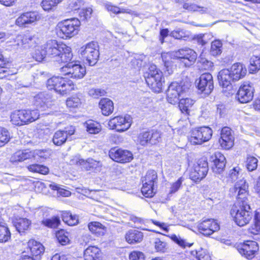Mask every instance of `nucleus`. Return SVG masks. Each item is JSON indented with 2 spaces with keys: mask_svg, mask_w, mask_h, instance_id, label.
<instances>
[{
  "mask_svg": "<svg viewBox=\"0 0 260 260\" xmlns=\"http://www.w3.org/2000/svg\"><path fill=\"white\" fill-rule=\"evenodd\" d=\"M154 247L157 251L165 252L167 249V244L166 242L157 238L154 241Z\"/></svg>",
  "mask_w": 260,
  "mask_h": 260,
  "instance_id": "nucleus-58",
  "label": "nucleus"
},
{
  "mask_svg": "<svg viewBox=\"0 0 260 260\" xmlns=\"http://www.w3.org/2000/svg\"><path fill=\"white\" fill-rule=\"evenodd\" d=\"M194 101L190 98H183L179 101V107L181 112L185 115H188L190 109L194 104Z\"/></svg>",
  "mask_w": 260,
  "mask_h": 260,
  "instance_id": "nucleus-32",
  "label": "nucleus"
},
{
  "mask_svg": "<svg viewBox=\"0 0 260 260\" xmlns=\"http://www.w3.org/2000/svg\"><path fill=\"white\" fill-rule=\"evenodd\" d=\"M175 56L184 59L185 66H190L196 61L197 58V53L190 48H183L179 50L175 53Z\"/></svg>",
  "mask_w": 260,
  "mask_h": 260,
  "instance_id": "nucleus-19",
  "label": "nucleus"
},
{
  "mask_svg": "<svg viewBox=\"0 0 260 260\" xmlns=\"http://www.w3.org/2000/svg\"><path fill=\"white\" fill-rule=\"evenodd\" d=\"M197 84L198 88L201 92L206 95H209L214 88L212 75L208 73L202 74Z\"/></svg>",
  "mask_w": 260,
  "mask_h": 260,
  "instance_id": "nucleus-14",
  "label": "nucleus"
},
{
  "mask_svg": "<svg viewBox=\"0 0 260 260\" xmlns=\"http://www.w3.org/2000/svg\"><path fill=\"white\" fill-rule=\"evenodd\" d=\"M236 249L241 255L251 259L258 252L259 246L255 241L247 240L237 244Z\"/></svg>",
  "mask_w": 260,
  "mask_h": 260,
  "instance_id": "nucleus-9",
  "label": "nucleus"
},
{
  "mask_svg": "<svg viewBox=\"0 0 260 260\" xmlns=\"http://www.w3.org/2000/svg\"><path fill=\"white\" fill-rule=\"evenodd\" d=\"M240 170V169L238 167H235L231 170L228 174V180L232 182L236 180L238 178Z\"/></svg>",
  "mask_w": 260,
  "mask_h": 260,
  "instance_id": "nucleus-63",
  "label": "nucleus"
},
{
  "mask_svg": "<svg viewBox=\"0 0 260 260\" xmlns=\"http://www.w3.org/2000/svg\"><path fill=\"white\" fill-rule=\"evenodd\" d=\"M27 168L30 172L38 173L43 175L47 174L49 171L48 168L46 166L36 164L28 166Z\"/></svg>",
  "mask_w": 260,
  "mask_h": 260,
  "instance_id": "nucleus-40",
  "label": "nucleus"
},
{
  "mask_svg": "<svg viewBox=\"0 0 260 260\" xmlns=\"http://www.w3.org/2000/svg\"><path fill=\"white\" fill-rule=\"evenodd\" d=\"M88 229L92 233L98 236H102L104 234V228L99 222H91L88 224Z\"/></svg>",
  "mask_w": 260,
  "mask_h": 260,
  "instance_id": "nucleus-39",
  "label": "nucleus"
},
{
  "mask_svg": "<svg viewBox=\"0 0 260 260\" xmlns=\"http://www.w3.org/2000/svg\"><path fill=\"white\" fill-rule=\"evenodd\" d=\"M46 86L49 90L54 89L56 92L62 95L74 88L72 81L59 76H54L49 78L47 81Z\"/></svg>",
  "mask_w": 260,
  "mask_h": 260,
  "instance_id": "nucleus-7",
  "label": "nucleus"
},
{
  "mask_svg": "<svg viewBox=\"0 0 260 260\" xmlns=\"http://www.w3.org/2000/svg\"><path fill=\"white\" fill-rule=\"evenodd\" d=\"M251 234L255 235V240L260 239V213L255 211L254 215V224L249 228Z\"/></svg>",
  "mask_w": 260,
  "mask_h": 260,
  "instance_id": "nucleus-31",
  "label": "nucleus"
},
{
  "mask_svg": "<svg viewBox=\"0 0 260 260\" xmlns=\"http://www.w3.org/2000/svg\"><path fill=\"white\" fill-rule=\"evenodd\" d=\"M63 220L69 225L73 226L78 223V218L76 215H72L70 212H67L63 215Z\"/></svg>",
  "mask_w": 260,
  "mask_h": 260,
  "instance_id": "nucleus-49",
  "label": "nucleus"
},
{
  "mask_svg": "<svg viewBox=\"0 0 260 260\" xmlns=\"http://www.w3.org/2000/svg\"><path fill=\"white\" fill-rule=\"evenodd\" d=\"M75 127L70 126L66 127L63 130L56 131L53 137L52 142L56 146H61L64 144L68 138L73 135L75 133Z\"/></svg>",
  "mask_w": 260,
  "mask_h": 260,
  "instance_id": "nucleus-18",
  "label": "nucleus"
},
{
  "mask_svg": "<svg viewBox=\"0 0 260 260\" xmlns=\"http://www.w3.org/2000/svg\"><path fill=\"white\" fill-rule=\"evenodd\" d=\"M84 124L87 132L89 134H96L101 131V126L100 123L93 120H89Z\"/></svg>",
  "mask_w": 260,
  "mask_h": 260,
  "instance_id": "nucleus-37",
  "label": "nucleus"
},
{
  "mask_svg": "<svg viewBox=\"0 0 260 260\" xmlns=\"http://www.w3.org/2000/svg\"><path fill=\"white\" fill-rule=\"evenodd\" d=\"M42 223L50 228H56L60 223V220L57 216H53L51 218L45 219L42 220Z\"/></svg>",
  "mask_w": 260,
  "mask_h": 260,
  "instance_id": "nucleus-46",
  "label": "nucleus"
},
{
  "mask_svg": "<svg viewBox=\"0 0 260 260\" xmlns=\"http://www.w3.org/2000/svg\"><path fill=\"white\" fill-rule=\"evenodd\" d=\"M208 171V162L204 159L199 160L190 173V178L195 182L200 181L205 177Z\"/></svg>",
  "mask_w": 260,
  "mask_h": 260,
  "instance_id": "nucleus-12",
  "label": "nucleus"
},
{
  "mask_svg": "<svg viewBox=\"0 0 260 260\" xmlns=\"http://www.w3.org/2000/svg\"><path fill=\"white\" fill-rule=\"evenodd\" d=\"M33 57L38 61H42L47 57V49L45 48V44L43 46L38 47L33 54Z\"/></svg>",
  "mask_w": 260,
  "mask_h": 260,
  "instance_id": "nucleus-42",
  "label": "nucleus"
},
{
  "mask_svg": "<svg viewBox=\"0 0 260 260\" xmlns=\"http://www.w3.org/2000/svg\"><path fill=\"white\" fill-rule=\"evenodd\" d=\"M247 70L244 64L240 62L233 64L230 69L221 70L218 75L219 84L223 87H228L232 81H237L243 78L246 74Z\"/></svg>",
  "mask_w": 260,
  "mask_h": 260,
  "instance_id": "nucleus-3",
  "label": "nucleus"
},
{
  "mask_svg": "<svg viewBox=\"0 0 260 260\" xmlns=\"http://www.w3.org/2000/svg\"><path fill=\"white\" fill-rule=\"evenodd\" d=\"M141 192L143 195L146 198L152 197L155 193L154 191V185L144 182L141 188Z\"/></svg>",
  "mask_w": 260,
  "mask_h": 260,
  "instance_id": "nucleus-41",
  "label": "nucleus"
},
{
  "mask_svg": "<svg viewBox=\"0 0 260 260\" xmlns=\"http://www.w3.org/2000/svg\"><path fill=\"white\" fill-rule=\"evenodd\" d=\"M36 38L29 35H18L15 40L18 46H22L24 49H29L36 46Z\"/></svg>",
  "mask_w": 260,
  "mask_h": 260,
  "instance_id": "nucleus-20",
  "label": "nucleus"
},
{
  "mask_svg": "<svg viewBox=\"0 0 260 260\" xmlns=\"http://www.w3.org/2000/svg\"><path fill=\"white\" fill-rule=\"evenodd\" d=\"M81 102L80 99L77 96H73L68 98L66 101L67 107L69 108H76L80 105Z\"/></svg>",
  "mask_w": 260,
  "mask_h": 260,
  "instance_id": "nucleus-59",
  "label": "nucleus"
},
{
  "mask_svg": "<svg viewBox=\"0 0 260 260\" xmlns=\"http://www.w3.org/2000/svg\"><path fill=\"white\" fill-rule=\"evenodd\" d=\"M191 254L196 256L198 260H211V257L206 249L200 248L198 250L192 251Z\"/></svg>",
  "mask_w": 260,
  "mask_h": 260,
  "instance_id": "nucleus-43",
  "label": "nucleus"
},
{
  "mask_svg": "<svg viewBox=\"0 0 260 260\" xmlns=\"http://www.w3.org/2000/svg\"><path fill=\"white\" fill-rule=\"evenodd\" d=\"M109 155L113 160L120 163L129 162L133 158V154L130 151L116 148L111 149Z\"/></svg>",
  "mask_w": 260,
  "mask_h": 260,
  "instance_id": "nucleus-16",
  "label": "nucleus"
},
{
  "mask_svg": "<svg viewBox=\"0 0 260 260\" xmlns=\"http://www.w3.org/2000/svg\"><path fill=\"white\" fill-rule=\"evenodd\" d=\"M183 8L190 11H197L201 14L206 13L208 11L207 8L200 7L193 4L185 3L183 5Z\"/></svg>",
  "mask_w": 260,
  "mask_h": 260,
  "instance_id": "nucleus-47",
  "label": "nucleus"
},
{
  "mask_svg": "<svg viewBox=\"0 0 260 260\" xmlns=\"http://www.w3.org/2000/svg\"><path fill=\"white\" fill-rule=\"evenodd\" d=\"M145 81L148 86L155 92H161L164 82L162 73L156 66L151 64L144 75Z\"/></svg>",
  "mask_w": 260,
  "mask_h": 260,
  "instance_id": "nucleus-5",
  "label": "nucleus"
},
{
  "mask_svg": "<svg viewBox=\"0 0 260 260\" xmlns=\"http://www.w3.org/2000/svg\"><path fill=\"white\" fill-rule=\"evenodd\" d=\"M102 166V164L100 161H97L93 158H88L84 160L83 168L87 171L98 172L101 171Z\"/></svg>",
  "mask_w": 260,
  "mask_h": 260,
  "instance_id": "nucleus-30",
  "label": "nucleus"
},
{
  "mask_svg": "<svg viewBox=\"0 0 260 260\" xmlns=\"http://www.w3.org/2000/svg\"><path fill=\"white\" fill-rule=\"evenodd\" d=\"M188 141L191 144L201 145L205 142L202 136L201 133L199 132L198 128L192 129L190 132V135L188 138Z\"/></svg>",
  "mask_w": 260,
  "mask_h": 260,
  "instance_id": "nucleus-33",
  "label": "nucleus"
},
{
  "mask_svg": "<svg viewBox=\"0 0 260 260\" xmlns=\"http://www.w3.org/2000/svg\"><path fill=\"white\" fill-rule=\"evenodd\" d=\"M92 9L91 8H83L79 12V16L82 20H87L91 17Z\"/></svg>",
  "mask_w": 260,
  "mask_h": 260,
  "instance_id": "nucleus-64",
  "label": "nucleus"
},
{
  "mask_svg": "<svg viewBox=\"0 0 260 260\" xmlns=\"http://www.w3.org/2000/svg\"><path fill=\"white\" fill-rule=\"evenodd\" d=\"M234 140L233 132L230 127L225 126L221 129L219 142L222 148L224 149L231 148L234 146Z\"/></svg>",
  "mask_w": 260,
  "mask_h": 260,
  "instance_id": "nucleus-17",
  "label": "nucleus"
},
{
  "mask_svg": "<svg viewBox=\"0 0 260 260\" xmlns=\"http://www.w3.org/2000/svg\"><path fill=\"white\" fill-rule=\"evenodd\" d=\"M99 106L101 109L102 114L105 116L111 114L114 109L113 102L109 99H103L100 103Z\"/></svg>",
  "mask_w": 260,
  "mask_h": 260,
  "instance_id": "nucleus-29",
  "label": "nucleus"
},
{
  "mask_svg": "<svg viewBox=\"0 0 260 260\" xmlns=\"http://www.w3.org/2000/svg\"><path fill=\"white\" fill-rule=\"evenodd\" d=\"M150 145H155L161 141V134L157 131L150 132Z\"/></svg>",
  "mask_w": 260,
  "mask_h": 260,
  "instance_id": "nucleus-61",
  "label": "nucleus"
},
{
  "mask_svg": "<svg viewBox=\"0 0 260 260\" xmlns=\"http://www.w3.org/2000/svg\"><path fill=\"white\" fill-rule=\"evenodd\" d=\"M38 15L35 12H28L22 14L16 20V24L21 27L32 24L37 20Z\"/></svg>",
  "mask_w": 260,
  "mask_h": 260,
  "instance_id": "nucleus-21",
  "label": "nucleus"
},
{
  "mask_svg": "<svg viewBox=\"0 0 260 260\" xmlns=\"http://www.w3.org/2000/svg\"><path fill=\"white\" fill-rule=\"evenodd\" d=\"M31 224V221L25 218H20L14 222V226L17 231L21 233L28 230Z\"/></svg>",
  "mask_w": 260,
  "mask_h": 260,
  "instance_id": "nucleus-34",
  "label": "nucleus"
},
{
  "mask_svg": "<svg viewBox=\"0 0 260 260\" xmlns=\"http://www.w3.org/2000/svg\"><path fill=\"white\" fill-rule=\"evenodd\" d=\"M184 178L182 177H181L175 182L171 183L169 190V194H173L178 191L181 187Z\"/></svg>",
  "mask_w": 260,
  "mask_h": 260,
  "instance_id": "nucleus-54",
  "label": "nucleus"
},
{
  "mask_svg": "<svg viewBox=\"0 0 260 260\" xmlns=\"http://www.w3.org/2000/svg\"><path fill=\"white\" fill-rule=\"evenodd\" d=\"M80 25V20L76 18L60 21L57 25L58 35L62 39H70L78 34Z\"/></svg>",
  "mask_w": 260,
  "mask_h": 260,
  "instance_id": "nucleus-6",
  "label": "nucleus"
},
{
  "mask_svg": "<svg viewBox=\"0 0 260 260\" xmlns=\"http://www.w3.org/2000/svg\"><path fill=\"white\" fill-rule=\"evenodd\" d=\"M11 236L10 231L7 224L3 222H0V242H6L8 241Z\"/></svg>",
  "mask_w": 260,
  "mask_h": 260,
  "instance_id": "nucleus-36",
  "label": "nucleus"
},
{
  "mask_svg": "<svg viewBox=\"0 0 260 260\" xmlns=\"http://www.w3.org/2000/svg\"><path fill=\"white\" fill-rule=\"evenodd\" d=\"M83 0H69L67 7V12H70L72 11L77 10L83 5Z\"/></svg>",
  "mask_w": 260,
  "mask_h": 260,
  "instance_id": "nucleus-48",
  "label": "nucleus"
},
{
  "mask_svg": "<svg viewBox=\"0 0 260 260\" xmlns=\"http://www.w3.org/2000/svg\"><path fill=\"white\" fill-rule=\"evenodd\" d=\"M32 158L43 161L49 158L51 154V150H35L31 151Z\"/></svg>",
  "mask_w": 260,
  "mask_h": 260,
  "instance_id": "nucleus-38",
  "label": "nucleus"
},
{
  "mask_svg": "<svg viewBox=\"0 0 260 260\" xmlns=\"http://www.w3.org/2000/svg\"><path fill=\"white\" fill-rule=\"evenodd\" d=\"M222 44L219 40H215L211 44L210 53L213 56H216L221 53Z\"/></svg>",
  "mask_w": 260,
  "mask_h": 260,
  "instance_id": "nucleus-52",
  "label": "nucleus"
},
{
  "mask_svg": "<svg viewBox=\"0 0 260 260\" xmlns=\"http://www.w3.org/2000/svg\"><path fill=\"white\" fill-rule=\"evenodd\" d=\"M11 122L16 125H22L24 124L23 120L20 110H16L13 112L10 116Z\"/></svg>",
  "mask_w": 260,
  "mask_h": 260,
  "instance_id": "nucleus-45",
  "label": "nucleus"
},
{
  "mask_svg": "<svg viewBox=\"0 0 260 260\" xmlns=\"http://www.w3.org/2000/svg\"><path fill=\"white\" fill-rule=\"evenodd\" d=\"M28 246L32 255L31 257L36 260L40 259L41 255L44 252L43 245L34 240H30L28 242Z\"/></svg>",
  "mask_w": 260,
  "mask_h": 260,
  "instance_id": "nucleus-23",
  "label": "nucleus"
},
{
  "mask_svg": "<svg viewBox=\"0 0 260 260\" xmlns=\"http://www.w3.org/2000/svg\"><path fill=\"white\" fill-rule=\"evenodd\" d=\"M79 52L83 60L89 66L94 65L99 57V48L98 43L91 41L82 46Z\"/></svg>",
  "mask_w": 260,
  "mask_h": 260,
  "instance_id": "nucleus-8",
  "label": "nucleus"
},
{
  "mask_svg": "<svg viewBox=\"0 0 260 260\" xmlns=\"http://www.w3.org/2000/svg\"><path fill=\"white\" fill-rule=\"evenodd\" d=\"M171 239L174 242L183 248L189 247L192 245V243H188L180 236H177L175 235H172Z\"/></svg>",
  "mask_w": 260,
  "mask_h": 260,
  "instance_id": "nucleus-60",
  "label": "nucleus"
},
{
  "mask_svg": "<svg viewBox=\"0 0 260 260\" xmlns=\"http://www.w3.org/2000/svg\"><path fill=\"white\" fill-rule=\"evenodd\" d=\"M61 72L71 78L80 79L82 78L86 73L84 67L76 62H71L61 69Z\"/></svg>",
  "mask_w": 260,
  "mask_h": 260,
  "instance_id": "nucleus-11",
  "label": "nucleus"
},
{
  "mask_svg": "<svg viewBox=\"0 0 260 260\" xmlns=\"http://www.w3.org/2000/svg\"><path fill=\"white\" fill-rule=\"evenodd\" d=\"M47 49V57L52 61L58 63L70 62L73 58L70 47L55 40L48 41L45 44Z\"/></svg>",
  "mask_w": 260,
  "mask_h": 260,
  "instance_id": "nucleus-2",
  "label": "nucleus"
},
{
  "mask_svg": "<svg viewBox=\"0 0 260 260\" xmlns=\"http://www.w3.org/2000/svg\"><path fill=\"white\" fill-rule=\"evenodd\" d=\"M198 231L206 236H209L219 230V225L213 219H206L198 222Z\"/></svg>",
  "mask_w": 260,
  "mask_h": 260,
  "instance_id": "nucleus-13",
  "label": "nucleus"
},
{
  "mask_svg": "<svg viewBox=\"0 0 260 260\" xmlns=\"http://www.w3.org/2000/svg\"><path fill=\"white\" fill-rule=\"evenodd\" d=\"M132 124V118L129 115L124 117L116 116L111 119L108 125L110 129H115L118 132H123L127 130Z\"/></svg>",
  "mask_w": 260,
  "mask_h": 260,
  "instance_id": "nucleus-10",
  "label": "nucleus"
},
{
  "mask_svg": "<svg viewBox=\"0 0 260 260\" xmlns=\"http://www.w3.org/2000/svg\"><path fill=\"white\" fill-rule=\"evenodd\" d=\"M248 185L246 180L242 179L238 181L230 191L237 196V202L231 210V215L235 223L240 226H244L250 222L253 217L249 204Z\"/></svg>",
  "mask_w": 260,
  "mask_h": 260,
  "instance_id": "nucleus-1",
  "label": "nucleus"
},
{
  "mask_svg": "<svg viewBox=\"0 0 260 260\" xmlns=\"http://www.w3.org/2000/svg\"><path fill=\"white\" fill-rule=\"evenodd\" d=\"M31 151L29 150H19L14 153L10 158L12 162L22 161L32 158Z\"/></svg>",
  "mask_w": 260,
  "mask_h": 260,
  "instance_id": "nucleus-28",
  "label": "nucleus"
},
{
  "mask_svg": "<svg viewBox=\"0 0 260 260\" xmlns=\"http://www.w3.org/2000/svg\"><path fill=\"white\" fill-rule=\"evenodd\" d=\"M198 129L201 133L202 136L205 142L210 140L213 133L211 128L208 126H202L198 127Z\"/></svg>",
  "mask_w": 260,
  "mask_h": 260,
  "instance_id": "nucleus-55",
  "label": "nucleus"
},
{
  "mask_svg": "<svg viewBox=\"0 0 260 260\" xmlns=\"http://www.w3.org/2000/svg\"><path fill=\"white\" fill-rule=\"evenodd\" d=\"M10 139V134L5 128L0 126V147L4 146Z\"/></svg>",
  "mask_w": 260,
  "mask_h": 260,
  "instance_id": "nucleus-50",
  "label": "nucleus"
},
{
  "mask_svg": "<svg viewBox=\"0 0 260 260\" xmlns=\"http://www.w3.org/2000/svg\"><path fill=\"white\" fill-rule=\"evenodd\" d=\"M150 132H145L140 133L138 137V142L142 146H145L150 145Z\"/></svg>",
  "mask_w": 260,
  "mask_h": 260,
  "instance_id": "nucleus-56",
  "label": "nucleus"
},
{
  "mask_svg": "<svg viewBox=\"0 0 260 260\" xmlns=\"http://www.w3.org/2000/svg\"><path fill=\"white\" fill-rule=\"evenodd\" d=\"M48 95L45 92H40L34 96V105L41 110H45L48 107Z\"/></svg>",
  "mask_w": 260,
  "mask_h": 260,
  "instance_id": "nucleus-27",
  "label": "nucleus"
},
{
  "mask_svg": "<svg viewBox=\"0 0 260 260\" xmlns=\"http://www.w3.org/2000/svg\"><path fill=\"white\" fill-rule=\"evenodd\" d=\"M84 257L85 260H100L101 251L96 246H89L84 251Z\"/></svg>",
  "mask_w": 260,
  "mask_h": 260,
  "instance_id": "nucleus-25",
  "label": "nucleus"
},
{
  "mask_svg": "<svg viewBox=\"0 0 260 260\" xmlns=\"http://www.w3.org/2000/svg\"><path fill=\"white\" fill-rule=\"evenodd\" d=\"M260 69V56L253 55L250 59V71L252 73Z\"/></svg>",
  "mask_w": 260,
  "mask_h": 260,
  "instance_id": "nucleus-53",
  "label": "nucleus"
},
{
  "mask_svg": "<svg viewBox=\"0 0 260 260\" xmlns=\"http://www.w3.org/2000/svg\"><path fill=\"white\" fill-rule=\"evenodd\" d=\"M18 70L16 68L7 69L3 67L0 68V78H6L8 80L16 79V74Z\"/></svg>",
  "mask_w": 260,
  "mask_h": 260,
  "instance_id": "nucleus-35",
  "label": "nucleus"
},
{
  "mask_svg": "<svg viewBox=\"0 0 260 260\" xmlns=\"http://www.w3.org/2000/svg\"><path fill=\"white\" fill-rule=\"evenodd\" d=\"M56 238L61 245H66L69 242L68 236L65 234L64 230H60L56 233Z\"/></svg>",
  "mask_w": 260,
  "mask_h": 260,
  "instance_id": "nucleus-62",
  "label": "nucleus"
},
{
  "mask_svg": "<svg viewBox=\"0 0 260 260\" xmlns=\"http://www.w3.org/2000/svg\"><path fill=\"white\" fill-rule=\"evenodd\" d=\"M254 88L249 82L243 83L240 87L237 93V100L241 103H247L252 100Z\"/></svg>",
  "mask_w": 260,
  "mask_h": 260,
  "instance_id": "nucleus-15",
  "label": "nucleus"
},
{
  "mask_svg": "<svg viewBox=\"0 0 260 260\" xmlns=\"http://www.w3.org/2000/svg\"><path fill=\"white\" fill-rule=\"evenodd\" d=\"M105 7L108 12L114 14H117L126 12L125 9H120L118 7L113 5L111 3L109 2L105 3Z\"/></svg>",
  "mask_w": 260,
  "mask_h": 260,
  "instance_id": "nucleus-57",
  "label": "nucleus"
},
{
  "mask_svg": "<svg viewBox=\"0 0 260 260\" xmlns=\"http://www.w3.org/2000/svg\"><path fill=\"white\" fill-rule=\"evenodd\" d=\"M157 175L156 172L154 170H149L145 176L142 179V182H146L147 184L154 185L156 183Z\"/></svg>",
  "mask_w": 260,
  "mask_h": 260,
  "instance_id": "nucleus-44",
  "label": "nucleus"
},
{
  "mask_svg": "<svg viewBox=\"0 0 260 260\" xmlns=\"http://www.w3.org/2000/svg\"><path fill=\"white\" fill-rule=\"evenodd\" d=\"M212 161L213 162L212 169L213 172L216 173H220L225 166V158L220 152L215 153L214 156L211 157Z\"/></svg>",
  "mask_w": 260,
  "mask_h": 260,
  "instance_id": "nucleus-22",
  "label": "nucleus"
},
{
  "mask_svg": "<svg viewBox=\"0 0 260 260\" xmlns=\"http://www.w3.org/2000/svg\"><path fill=\"white\" fill-rule=\"evenodd\" d=\"M191 82L187 79L180 82H173L169 86L167 90V100L172 105L178 104L180 97L186 95L189 90Z\"/></svg>",
  "mask_w": 260,
  "mask_h": 260,
  "instance_id": "nucleus-4",
  "label": "nucleus"
},
{
  "mask_svg": "<svg viewBox=\"0 0 260 260\" xmlns=\"http://www.w3.org/2000/svg\"><path fill=\"white\" fill-rule=\"evenodd\" d=\"M24 124H28L37 120L40 113L38 109L20 110Z\"/></svg>",
  "mask_w": 260,
  "mask_h": 260,
  "instance_id": "nucleus-24",
  "label": "nucleus"
},
{
  "mask_svg": "<svg viewBox=\"0 0 260 260\" xmlns=\"http://www.w3.org/2000/svg\"><path fill=\"white\" fill-rule=\"evenodd\" d=\"M257 159L256 157L249 155L247 157L245 166L249 171L255 170L257 167Z\"/></svg>",
  "mask_w": 260,
  "mask_h": 260,
  "instance_id": "nucleus-51",
  "label": "nucleus"
},
{
  "mask_svg": "<svg viewBox=\"0 0 260 260\" xmlns=\"http://www.w3.org/2000/svg\"><path fill=\"white\" fill-rule=\"evenodd\" d=\"M126 241L129 244H135L141 242L143 238V234L137 230H130L125 234Z\"/></svg>",
  "mask_w": 260,
  "mask_h": 260,
  "instance_id": "nucleus-26",
  "label": "nucleus"
}]
</instances>
